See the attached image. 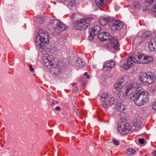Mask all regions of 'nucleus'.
I'll use <instances>...</instances> for the list:
<instances>
[{
  "label": "nucleus",
  "mask_w": 156,
  "mask_h": 156,
  "mask_svg": "<svg viewBox=\"0 0 156 156\" xmlns=\"http://www.w3.org/2000/svg\"><path fill=\"white\" fill-rule=\"evenodd\" d=\"M43 62L44 65L54 74L58 75L60 70V67L58 65V59L54 58L53 56L48 54H45L43 57Z\"/></svg>",
  "instance_id": "obj_1"
},
{
  "label": "nucleus",
  "mask_w": 156,
  "mask_h": 156,
  "mask_svg": "<svg viewBox=\"0 0 156 156\" xmlns=\"http://www.w3.org/2000/svg\"><path fill=\"white\" fill-rule=\"evenodd\" d=\"M98 39L102 41L109 40L110 45L115 50L118 48V40L115 37L110 36L108 33L103 32L98 34Z\"/></svg>",
  "instance_id": "obj_2"
},
{
  "label": "nucleus",
  "mask_w": 156,
  "mask_h": 156,
  "mask_svg": "<svg viewBox=\"0 0 156 156\" xmlns=\"http://www.w3.org/2000/svg\"><path fill=\"white\" fill-rule=\"evenodd\" d=\"M47 39L48 41L50 39L48 34L46 31L42 30H39L36 35L35 44L36 46H39L41 48L45 44H48V42L46 41Z\"/></svg>",
  "instance_id": "obj_3"
},
{
  "label": "nucleus",
  "mask_w": 156,
  "mask_h": 156,
  "mask_svg": "<svg viewBox=\"0 0 156 156\" xmlns=\"http://www.w3.org/2000/svg\"><path fill=\"white\" fill-rule=\"evenodd\" d=\"M109 95L107 92L103 94L101 98V101L103 103L102 105L106 109L112 106V105L117 104L118 100L113 97L109 99Z\"/></svg>",
  "instance_id": "obj_4"
},
{
  "label": "nucleus",
  "mask_w": 156,
  "mask_h": 156,
  "mask_svg": "<svg viewBox=\"0 0 156 156\" xmlns=\"http://www.w3.org/2000/svg\"><path fill=\"white\" fill-rule=\"evenodd\" d=\"M94 21L91 17L83 18L80 21L76 22L75 24H76L75 27L76 30H83L88 26H90Z\"/></svg>",
  "instance_id": "obj_5"
},
{
  "label": "nucleus",
  "mask_w": 156,
  "mask_h": 156,
  "mask_svg": "<svg viewBox=\"0 0 156 156\" xmlns=\"http://www.w3.org/2000/svg\"><path fill=\"white\" fill-rule=\"evenodd\" d=\"M49 26L55 33L64 31L67 28L66 26L63 23L56 20H51Z\"/></svg>",
  "instance_id": "obj_6"
},
{
  "label": "nucleus",
  "mask_w": 156,
  "mask_h": 156,
  "mask_svg": "<svg viewBox=\"0 0 156 156\" xmlns=\"http://www.w3.org/2000/svg\"><path fill=\"white\" fill-rule=\"evenodd\" d=\"M155 75L150 72L141 73L139 79L140 81L143 83L150 84L152 83L155 80Z\"/></svg>",
  "instance_id": "obj_7"
},
{
  "label": "nucleus",
  "mask_w": 156,
  "mask_h": 156,
  "mask_svg": "<svg viewBox=\"0 0 156 156\" xmlns=\"http://www.w3.org/2000/svg\"><path fill=\"white\" fill-rule=\"evenodd\" d=\"M123 119H121L120 120L118 125V130L121 134L124 135L129 133L131 129L129 124L123 121Z\"/></svg>",
  "instance_id": "obj_8"
},
{
  "label": "nucleus",
  "mask_w": 156,
  "mask_h": 156,
  "mask_svg": "<svg viewBox=\"0 0 156 156\" xmlns=\"http://www.w3.org/2000/svg\"><path fill=\"white\" fill-rule=\"evenodd\" d=\"M138 87L137 84L135 83H130L127 86L126 88L125 94L123 92L121 91V90L119 91L118 94V97L120 98L122 100L124 101L126 98V96L128 95V92L132 89L137 87Z\"/></svg>",
  "instance_id": "obj_9"
},
{
  "label": "nucleus",
  "mask_w": 156,
  "mask_h": 156,
  "mask_svg": "<svg viewBox=\"0 0 156 156\" xmlns=\"http://www.w3.org/2000/svg\"><path fill=\"white\" fill-rule=\"evenodd\" d=\"M149 95L147 93L144 92L137 99L135 100L134 103L136 105L138 106H142L145 105L149 99Z\"/></svg>",
  "instance_id": "obj_10"
},
{
  "label": "nucleus",
  "mask_w": 156,
  "mask_h": 156,
  "mask_svg": "<svg viewBox=\"0 0 156 156\" xmlns=\"http://www.w3.org/2000/svg\"><path fill=\"white\" fill-rule=\"evenodd\" d=\"M143 121L142 118L140 116H138L135 119L132 123L131 128L134 131H138L140 129Z\"/></svg>",
  "instance_id": "obj_11"
},
{
  "label": "nucleus",
  "mask_w": 156,
  "mask_h": 156,
  "mask_svg": "<svg viewBox=\"0 0 156 156\" xmlns=\"http://www.w3.org/2000/svg\"><path fill=\"white\" fill-rule=\"evenodd\" d=\"M144 55H141L138 52H135L133 53L132 57H129V60L131 62L137 63H142Z\"/></svg>",
  "instance_id": "obj_12"
},
{
  "label": "nucleus",
  "mask_w": 156,
  "mask_h": 156,
  "mask_svg": "<svg viewBox=\"0 0 156 156\" xmlns=\"http://www.w3.org/2000/svg\"><path fill=\"white\" fill-rule=\"evenodd\" d=\"M144 92L139 89L134 90L128 95V98L131 101H134Z\"/></svg>",
  "instance_id": "obj_13"
},
{
  "label": "nucleus",
  "mask_w": 156,
  "mask_h": 156,
  "mask_svg": "<svg viewBox=\"0 0 156 156\" xmlns=\"http://www.w3.org/2000/svg\"><path fill=\"white\" fill-rule=\"evenodd\" d=\"M126 83V81H125L122 78H120L115 83L114 87L116 90L119 91L121 90V89L125 86Z\"/></svg>",
  "instance_id": "obj_14"
},
{
  "label": "nucleus",
  "mask_w": 156,
  "mask_h": 156,
  "mask_svg": "<svg viewBox=\"0 0 156 156\" xmlns=\"http://www.w3.org/2000/svg\"><path fill=\"white\" fill-rule=\"evenodd\" d=\"M111 22L113 24L112 27V29L114 31L120 30L122 27V23L118 20H115L112 18Z\"/></svg>",
  "instance_id": "obj_15"
},
{
  "label": "nucleus",
  "mask_w": 156,
  "mask_h": 156,
  "mask_svg": "<svg viewBox=\"0 0 156 156\" xmlns=\"http://www.w3.org/2000/svg\"><path fill=\"white\" fill-rule=\"evenodd\" d=\"M112 18L109 17L101 16L98 20L99 24L102 26L106 25L108 22H111Z\"/></svg>",
  "instance_id": "obj_16"
},
{
  "label": "nucleus",
  "mask_w": 156,
  "mask_h": 156,
  "mask_svg": "<svg viewBox=\"0 0 156 156\" xmlns=\"http://www.w3.org/2000/svg\"><path fill=\"white\" fill-rule=\"evenodd\" d=\"M115 62L110 60L107 61L104 63L103 65V69L106 68V70H110L112 69L115 66Z\"/></svg>",
  "instance_id": "obj_17"
},
{
  "label": "nucleus",
  "mask_w": 156,
  "mask_h": 156,
  "mask_svg": "<svg viewBox=\"0 0 156 156\" xmlns=\"http://www.w3.org/2000/svg\"><path fill=\"white\" fill-rule=\"evenodd\" d=\"M142 62V63L149 64L152 62L153 61V57L150 56H145L144 55V57L143 58Z\"/></svg>",
  "instance_id": "obj_18"
},
{
  "label": "nucleus",
  "mask_w": 156,
  "mask_h": 156,
  "mask_svg": "<svg viewBox=\"0 0 156 156\" xmlns=\"http://www.w3.org/2000/svg\"><path fill=\"white\" fill-rule=\"evenodd\" d=\"M118 100L117 104L115 105H117L116 106V109L118 112H122L125 109V106L123 102H121L120 103H118Z\"/></svg>",
  "instance_id": "obj_19"
},
{
  "label": "nucleus",
  "mask_w": 156,
  "mask_h": 156,
  "mask_svg": "<svg viewBox=\"0 0 156 156\" xmlns=\"http://www.w3.org/2000/svg\"><path fill=\"white\" fill-rule=\"evenodd\" d=\"M89 31V39L90 41H92L93 39L94 36L97 34L93 27L90 28Z\"/></svg>",
  "instance_id": "obj_20"
},
{
  "label": "nucleus",
  "mask_w": 156,
  "mask_h": 156,
  "mask_svg": "<svg viewBox=\"0 0 156 156\" xmlns=\"http://www.w3.org/2000/svg\"><path fill=\"white\" fill-rule=\"evenodd\" d=\"M85 65V63L81 59L78 58L75 62V65L78 67H82Z\"/></svg>",
  "instance_id": "obj_21"
},
{
  "label": "nucleus",
  "mask_w": 156,
  "mask_h": 156,
  "mask_svg": "<svg viewBox=\"0 0 156 156\" xmlns=\"http://www.w3.org/2000/svg\"><path fill=\"white\" fill-rule=\"evenodd\" d=\"M151 36V34L150 32H146L142 35L141 38V41L145 40L146 39H149Z\"/></svg>",
  "instance_id": "obj_22"
},
{
  "label": "nucleus",
  "mask_w": 156,
  "mask_h": 156,
  "mask_svg": "<svg viewBox=\"0 0 156 156\" xmlns=\"http://www.w3.org/2000/svg\"><path fill=\"white\" fill-rule=\"evenodd\" d=\"M133 64V62L130 60H129V58L126 61V63L124 64L122 67L126 69H127L131 67Z\"/></svg>",
  "instance_id": "obj_23"
},
{
  "label": "nucleus",
  "mask_w": 156,
  "mask_h": 156,
  "mask_svg": "<svg viewBox=\"0 0 156 156\" xmlns=\"http://www.w3.org/2000/svg\"><path fill=\"white\" fill-rule=\"evenodd\" d=\"M104 0H101L100 1H95L98 7H103L105 5V4L104 2Z\"/></svg>",
  "instance_id": "obj_24"
},
{
  "label": "nucleus",
  "mask_w": 156,
  "mask_h": 156,
  "mask_svg": "<svg viewBox=\"0 0 156 156\" xmlns=\"http://www.w3.org/2000/svg\"><path fill=\"white\" fill-rule=\"evenodd\" d=\"M76 4L75 0H69L68 3L69 7H74Z\"/></svg>",
  "instance_id": "obj_25"
},
{
  "label": "nucleus",
  "mask_w": 156,
  "mask_h": 156,
  "mask_svg": "<svg viewBox=\"0 0 156 156\" xmlns=\"http://www.w3.org/2000/svg\"><path fill=\"white\" fill-rule=\"evenodd\" d=\"M93 27L95 31L96 34H97L101 30V28L99 26L97 25Z\"/></svg>",
  "instance_id": "obj_26"
},
{
  "label": "nucleus",
  "mask_w": 156,
  "mask_h": 156,
  "mask_svg": "<svg viewBox=\"0 0 156 156\" xmlns=\"http://www.w3.org/2000/svg\"><path fill=\"white\" fill-rule=\"evenodd\" d=\"M135 151L132 148H129L127 149V154L128 155L133 154L135 152Z\"/></svg>",
  "instance_id": "obj_27"
},
{
  "label": "nucleus",
  "mask_w": 156,
  "mask_h": 156,
  "mask_svg": "<svg viewBox=\"0 0 156 156\" xmlns=\"http://www.w3.org/2000/svg\"><path fill=\"white\" fill-rule=\"evenodd\" d=\"M135 7L138 9H140L141 7V5L138 2H136L134 4Z\"/></svg>",
  "instance_id": "obj_28"
},
{
  "label": "nucleus",
  "mask_w": 156,
  "mask_h": 156,
  "mask_svg": "<svg viewBox=\"0 0 156 156\" xmlns=\"http://www.w3.org/2000/svg\"><path fill=\"white\" fill-rule=\"evenodd\" d=\"M113 141L114 144L116 146L120 144L119 141L115 139H113Z\"/></svg>",
  "instance_id": "obj_29"
},
{
  "label": "nucleus",
  "mask_w": 156,
  "mask_h": 156,
  "mask_svg": "<svg viewBox=\"0 0 156 156\" xmlns=\"http://www.w3.org/2000/svg\"><path fill=\"white\" fill-rule=\"evenodd\" d=\"M76 85L77 84L76 83H75L73 84V86L74 87V88L73 89V90L74 91H76L78 90V88L76 87Z\"/></svg>",
  "instance_id": "obj_30"
},
{
  "label": "nucleus",
  "mask_w": 156,
  "mask_h": 156,
  "mask_svg": "<svg viewBox=\"0 0 156 156\" xmlns=\"http://www.w3.org/2000/svg\"><path fill=\"white\" fill-rule=\"evenodd\" d=\"M58 102L55 100H53L52 103H51V105L52 106H54L57 104Z\"/></svg>",
  "instance_id": "obj_31"
},
{
  "label": "nucleus",
  "mask_w": 156,
  "mask_h": 156,
  "mask_svg": "<svg viewBox=\"0 0 156 156\" xmlns=\"http://www.w3.org/2000/svg\"><path fill=\"white\" fill-rule=\"evenodd\" d=\"M156 0H146V2L150 4H152L153 2H154Z\"/></svg>",
  "instance_id": "obj_32"
},
{
  "label": "nucleus",
  "mask_w": 156,
  "mask_h": 156,
  "mask_svg": "<svg viewBox=\"0 0 156 156\" xmlns=\"http://www.w3.org/2000/svg\"><path fill=\"white\" fill-rule=\"evenodd\" d=\"M37 21H39L40 23H42L43 20V19L41 16H40L37 18Z\"/></svg>",
  "instance_id": "obj_33"
},
{
  "label": "nucleus",
  "mask_w": 156,
  "mask_h": 156,
  "mask_svg": "<svg viewBox=\"0 0 156 156\" xmlns=\"http://www.w3.org/2000/svg\"><path fill=\"white\" fill-rule=\"evenodd\" d=\"M139 142L140 144H143L144 143V140L143 139L140 138L139 140Z\"/></svg>",
  "instance_id": "obj_34"
},
{
  "label": "nucleus",
  "mask_w": 156,
  "mask_h": 156,
  "mask_svg": "<svg viewBox=\"0 0 156 156\" xmlns=\"http://www.w3.org/2000/svg\"><path fill=\"white\" fill-rule=\"evenodd\" d=\"M152 108L153 109L156 110V102L153 103L152 105Z\"/></svg>",
  "instance_id": "obj_35"
},
{
  "label": "nucleus",
  "mask_w": 156,
  "mask_h": 156,
  "mask_svg": "<svg viewBox=\"0 0 156 156\" xmlns=\"http://www.w3.org/2000/svg\"><path fill=\"white\" fill-rule=\"evenodd\" d=\"M55 110L56 111H60L61 110V108H60L59 106H57L55 109Z\"/></svg>",
  "instance_id": "obj_36"
},
{
  "label": "nucleus",
  "mask_w": 156,
  "mask_h": 156,
  "mask_svg": "<svg viewBox=\"0 0 156 156\" xmlns=\"http://www.w3.org/2000/svg\"><path fill=\"white\" fill-rule=\"evenodd\" d=\"M70 17L72 20H73L75 18V14H72L70 16Z\"/></svg>",
  "instance_id": "obj_37"
},
{
  "label": "nucleus",
  "mask_w": 156,
  "mask_h": 156,
  "mask_svg": "<svg viewBox=\"0 0 156 156\" xmlns=\"http://www.w3.org/2000/svg\"><path fill=\"white\" fill-rule=\"evenodd\" d=\"M29 68L31 72H33L34 71V69L31 66H30Z\"/></svg>",
  "instance_id": "obj_38"
},
{
  "label": "nucleus",
  "mask_w": 156,
  "mask_h": 156,
  "mask_svg": "<svg viewBox=\"0 0 156 156\" xmlns=\"http://www.w3.org/2000/svg\"><path fill=\"white\" fill-rule=\"evenodd\" d=\"M60 2H64L66 0H57Z\"/></svg>",
  "instance_id": "obj_39"
},
{
  "label": "nucleus",
  "mask_w": 156,
  "mask_h": 156,
  "mask_svg": "<svg viewBox=\"0 0 156 156\" xmlns=\"http://www.w3.org/2000/svg\"><path fill=\"white\" fill-rule=\"evenodd\" d=\"M152 153L154 155V156H156V151H153Z\"/></svg>",
  "instance_id": "obj_40"
},
{
  "label": "nucleus",
  "mask_w": 156,
  "mask_h": 156,
  "mask_svg": "<svg viewBox=\"0 0 156 156\" xmlns=\"http://www.w3.org/2000/svg\"><path fill=\"white\" fill-rule=\"evenodd\" d=\"M88 75L87 73V72H85L84 73V75L85 76H87Z\"/></svg>",
  "instance_id": "obj_41"
},
{
  "label": "nucleus",
  "mask_w": 156,
  "mask_h": 156,
  "mask_svg": "<svg viewBox=\"0 0 156 156\" xmlns=\"http://www.w3.org/2000/svg\"><path fill=\"white\" fill-rule=\"evenodd\" d=\"M93 68L95 69L96 68V66L95 65H94L93 66Z\"/></svg>",
  "instance_id": "obj_42"
},
{
  "label": "nucleus",
  "mask_w": 156,
  "mask_h": 156,
  "mask_svg": "<svg viewBox=\"0 0 156 156\" xmlns=\"http://www.w3.org/2000/svg\"><path fill=\"white\" fill-rule=\"evenodd\" d=\"M87 79H89L90 78V76L89 75H87Z\"/></svg>",
  "instance_id": "obj_43"
},
{
  "label": "nucleus",
  "mask_w": 156,
  "mask_h": 156,
  "mask_svg": "<svg viewBox=\"0 0 156 156\" xmlns=\"http://www.w3.org/2000/svg\"><path fill=\"white\" fill-rule=\"evenodd\" d=\"M152 91L153 92V93H154L155 92V90L154 89H153L152 90Z\"/></svg>",
  "instance_id": "obj_44"
},
{
  "label": "nucleus",
  "mask_w": 156,
  "mask_h": 156,
  "mask_svg": "<svg viewBox=\"0 0 156 156\" xmlns=\"http://www.w3.org/2000/svg\"><path fill=\"white\" fill-rule=\"evenodd\" d=\"M48 44V43L47 44ZM45 44H46V45H45V46H46V45H47V44H44V45H45ZM43 46H42L41 47H42L41 48H41H43L42 47H43Z\"/></svg>",
  "instance_id": "obj_45"
},
{
  "label": "nucleus",
  "mask_w": 156,
  "mask_h": 156,
  "mask_svg": "<svg viewBox=\"0 0 156 156\" xmlns=\"http://www.w3.org/2000/svg\"><path fill=\"white\" fill-rule=\"evenodd\" d=\"M54 4H56V2H54Z\"/></svg>",
  "instance_id": "obj_46"
},
{
  "label": "nucleus",
  "mask_w": 156,
  "mask_h": 156,
  "mask_svg": "<svg viewBox=\"0 0 156 156\" xmlns=\"http://www.w3.org/2000/svg\"><path fill=\"white\" fill-rule=\"evenodd\" d=\"M147 156L146 155H145V156Z\"/></svg>",
  "instance_id": "obj_47"
}]
</instances>
